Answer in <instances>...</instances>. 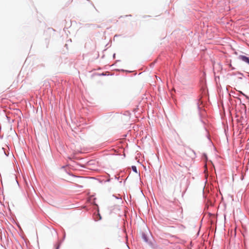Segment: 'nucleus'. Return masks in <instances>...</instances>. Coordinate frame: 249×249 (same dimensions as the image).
<instances>
[{"label": "nucleus", "instance_id": "nucleus-3", "mask_svg": "<svg viewBox=\"0 0 249 249\" xmlns=\"http://www.w3.org/2000/svg\"><path fill=\"white\" fill-rule=\"evenodd\" d=\"M59 245H56V249H59Z\"/></svg>", "mask_w": 249, "mask_h": 249}, {"label": "nucleus", "instance_id": "nucleus-2", "mask_svg": "<svg viewBox=\"0 0 249 249\" xmlns=\"http://www.w3.org/2000/svg\"><path fill=\"white\" fill-rule=\"evenodd\" d=\"M132 169L134 171H135V172H137V169L135 166H132Z\"/></svg>", "mask_w": 249, "mask_h": 249}, {"label": "nucleus", "instance_id": "nucleus-1", "mask_svg": "<svg viewBox=\"0 0 249 249\" xmlns=\"http://www.w3.org/2000/svg\"><path fill=\"white\" fill-rule=\"evenodd\" d=\"M238 59L249 65V58L248 57L245 55H240L238 56Z\"/></svg>", "mask_w": 249, "mask_h": 249}]
</instances>
